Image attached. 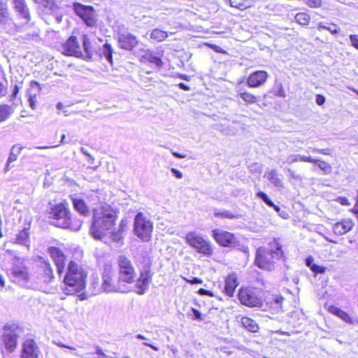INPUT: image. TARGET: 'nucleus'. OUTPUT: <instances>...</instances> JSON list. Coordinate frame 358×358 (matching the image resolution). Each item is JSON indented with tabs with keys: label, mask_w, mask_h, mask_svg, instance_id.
Listing matches in <instances>:
<instances>
[{
	"label": "nucleus",
	"mask_w": 358,
	"mask_h": 358,
	"mask_svg": "<svg viewBox=\"0 0 358 358\" xmlns=\"http://www.w3.org/2000/svg\"><path fill=\"white\" fill-rule=\"evenodd\" d=\"M116 212L108 204L101 205L94 210L93 222L90 233L95 239L108 243L120 242L122 240V232L127 226V219H122L119 229L115 230Z\"/></svg>",
	"instance_id": "1"
},
{
	"label": "nucleus",
	"mask_w": 358,
	"mask_h": 358,
	"mask_svg": "<svg viewBox=\"0 0 358 358\" xmlns=\"http://www.w3.org/2000/svg\"><path fill=\"white\" fill-rule=\"evenodd\" d=\"M87 276V271L80 265L71 261L63 280L64 292L71 295L82 292L86 286Z\"/></svg>",
	"instance_id": "2"
},
{
	"label": "nucleus",
	"mask_w": 358,
	"mask_h": 358,
	"mask_svg": "<svg viewBox=\"0 0 358 358\" xmlns=\"http://www.w3.org/2000/svg\"><path fill=\"white\" fill-rule=\"evenodd\" d=\"M49 217L52 219L54 226L78 231L82 226V221L76 217H71L67 203H60L53 206L50 212Z\"/></svg>",
	"instance_id": "3"
},
{
	"label": "nucleus",
	"mask_w": 358,
	"mask_h": 358,
	"mask_svg": "<svg viewBox=\"0 0 358 358\" xmlns=\"http://www.w3.org/2000/svg\"><path fill=\"white\" fill-rule=\"evenodd\" d=\"M282 245L277 239L268 244V248H259L257 249L255 257V264L263 269L271 271L274 268L276 260L282 257Z\"/></svg>",
	"instance_id": "4"
},
{
	"label": "nucleus",
	"mask_w": 358,
	"mask_h": 358,
	"mask_svg": "<svg viewBox=\"0 0 358 358\" xmlns=\"http://www.w3.org/2000/svg\"><path fill=\"white\" fill-rule=\"evenodd\" d=\"M22 334V329L16 324H7L0 335V348H4L9 352H13L17 346V339Z\"/></svg>",
	"instance_id": "5"
},
{
	"label": "nucleus",
	"mask_w": 358,
	"mask_h": 358,
	"mask_svg": "<svg viewBox=\"0 0 358 358\" xmlns=\"http://www.w3.org/2000/svg\"><path fill=\"white\" fill-rule=\"evenodd\" d=\"M101 289L106 292H128L130 287L124 285L120 280L119 276L111 269L110 267H105L102 273Z\"/></svg>",
	"instance_id": "6"
},
{
	"label": "nucleus",
	"mask_w": 358,
	"mask_h": 358,
	"mask_svg": "<svg viewBox=\"0 0 358 358\" xmlns=\"http://www.w3.org/2000/svg\"><path fill=\"white\" fill-rule=\"evenodd\" d=\"M185 242L197 252L204 256L210 257L213 253V249L210 241L205 238L196 231H190L184 236Z\"/></svg>",
	"instance_id": "7"
},
{
	"label": "nucleus",
	"mask_w": 358,
	"mask_h": 358,
	"mask_svg": "<svg viewBox=\"0 0 358 358\" xmlns=\"http://www.w3.org/2000/svg\"><path fill=\"white\" fill-rule=\"evenodd\" d=\"M54 279L53 271L50 263L43 262L37 269L36 275L31 276V286L34 289H45V287Z\"/></svg>",
	"instance_id": "8"
},
{
	"label": "nucleus",
	"mask_w": 358,
	"mask_h": 358,
	"mask_svg": "<svg viewBox=\"0 0 358 358\" xmlns=\"http://www.w3.org/2000/svg\"><path fill=\"white\" fill-rule=\"evenodd\" d=\"M83 46L85 50V59H93L96 57H105L110 64H112L113 49L110 44L106 43L103 48L98 51L96 48L92 45L88 37L86 35H83Z\"/></svg>",
	"instance_id": "9"
},
{
	"label": "nucleus",
	"mask_w": 358,
	"mask_h": 358,
	"mask_svg": "<svg viewBox=\"0 0 358 358\" xmlns=\"http://www.w3.org/2000/svg\"><path fill=\"white\" fill-rule=\"evenodd\" d=\"M153 224L143 213L139 212L134 218V232L143 241H149L152 237Z\"/></svg>",
	"instance_id": "10"
},
{
	"label": "nucleus",
	"mask_w": 358,
	"mask_h": 358,
	"mask_svg": "<svg viewBox=\"0 0 358 358\" xmlns=\"http://www.w3.org/2000/svg\"><path fill=\"white\" fill-rule=\"evenodd\" d=\"M118 276L124 283V285L129 286L135 282L136 278V272L131 262L125 256H120L118 259Z\"/></svg>",
	"instance_id": "11"
},
{
	"label": "nucleus",
	"mask_w": 358,
	"mask_h": 358,
	"mask_svg": "<svg viewBox=\"0 0 358 358\" xmlns=\"http://www.w3.org/2000/svg\"><path fill=\"white\" fill-rule=\"evenodd\" d=\"M151 278L150 261L145 259L144 265L140 268V276L135 284V291L138 294H144L147 292Z\"/></svg>",
	"instance_id": "12"
},
{
	"label": "nucleus",
	"mask_w": 358,
	"mask_h": 358,
	"mask_svg": "<svg viewBox=\"0 0 358 358\" xmlns=\"http://www.w3.org/2000/svg\"><path fill=\"white\" fill-rule=\"evenodd\" d=\"M73 8L75 13L83 20L87 26H96L97 22L96 14L92 6L74 3Z\"/></svg>",
	"instance_id": "13"
},
{
	"label": "nucleus",
	"mask_w": 358,
	"mask_h": 358,
	"mask_svg": "<svg viewBox=\"0 0 358 358\" xmlns=\"http://www.w3.org/2000/svg\"><path fill=\"white\" fill-rule=\"evenodd\" d=\"M238 299L243 305L249 307H258L262 305V299L255 289L241 288L238 292Z\"/></svg>",
	"instance_id": "14"
},
{
	"label": "nucleus",
	"mask_w": 358,
	"mask_h": 358,
	"mask_svg": "<svg viewBox=\"0 0 358 358\" xmlns=\"http://www.w3.org/2000/svg\"><path fill=\"white\" fill-rule=\"evenodd\" d=\"M215 241L223 247H236L238 241L234 234L220 229H215L212 231Z\"/></svg>",
	"instance_id": "15"
},
{
	"label": "nucleus",
	"mask_w": 358,
	"mask_h": 358,
	"mask_svg": "<svg viewBox=\"0 0 358 358\" xmlns=\"http://www.w3.org/2000/svg\"><path fill=\"white\" fill-rule=\"evenodd\" d=\"M62 51L66 55L74 56L76 57H84L82 48L76 36H71L62 46Z\"/></svg>",
	"instance_id": "16"
},
{
	"label": "nucleus",
	"mask_w": 358,
	"mask_h": 358,
	"mask_svg": "<svg viewBox=\"0 0 358 358\" xmlns=\"http://www.w3.org/2000/svg\"><path fill=\"white\" fill-rule=\"evenodd\" d=\"M12 278L22 286L31 287V279L26 267L15 266L13 268Z\"/></svg>",
	"instance_id": "17"
},
{
	"label": "nucleus",
	"mask_w": 358,
	"mask_h": 358,
	"mask_svg": "<svg viewBox=\"0 0 358 358\" xmlns=\"http://www.w3.org/2000/svg\"><path fill=\"white\" fill-rule=\"evenodd\" d=\"M39 348L34 340L26 339L22 344L21 358H38Z\"/></svg>",
	"instance_id": "18"
},
{
	"label": "nucleus",
	"mask_w": 358,
	"mask_h": 358,
	"mask_svg": "<svg viewBox=\"0 0 358 358\" xmlns=\"http://www.w3.org/2000/svg\"><path fill=\"white\" fill-rule=\"evenodd\" d=\"M268 76V74L265 71H256L249 75L247 84L250 87H259L266 83Z\"/></svg>",
	"instance_id": "19"
},
{
	"label": "nucleus",
	"mask_w": 358,
	"mask_h": 358,
	"mask_svg": "<svg viewBox=\"0 0 358 358\" xmlns=\"http://www.w3.org/2000/svg\"><path fill=\"white\" fill-rule=\"evenodd\" d=\"M48 252L57 266L58 273L60 275L65 265L66 257L64 253L59 248L55 247L49 248Z\"/></svg>",
	"instance_id": "20"
},
{
	"label": "nucleus",
	"mask_w": 358,
	"mask_h": 358,
	"mask_svg": "<svg viewBox=\"0 0 358 358\" xmlns=\"http://www.w3.org/2000/svg\"><path fill=\"white\" fill-rule=\"evenodd\" d=\"M118 41L120 47L127 50H131L138 43L136 37L129 33L121 34Z\"/></svg>",
	"instance_id": "21"
},
{
	"label": "nucleus",
	"mask_w": 358,
	"mask_h": 358,
	"mask_svg": "<svg viewBox=\"0 0 358 358\" xmlns=\"http://www.w3.org/2000/svg\"><path fill=\"white\" fill-rule=\"evenodd\" d=\"M140 61L144 63H151L157 67H161L163 64L162 59L150 50H142V54L138 53Z\"/></svg>",
	"instance_id": "22"
},
{
	"label": "nucleus",
	"mask_w": 358,
	"mask_h": 358,
	"mask_svg": "<svg viewBox=\"0 0 358 358\" xmlns=\"http://www.w3.org/2000/svg\"><path fill=\"white\" fill-rule=\"evenodd\" d=\"M224 293L229 297H232L239 282L236 274L231 273L225 279Z\"/></svg>",
	"instance_id": "23"
},
{
	"label": "nucleus",
	"mask_w": 358,
	"mask_h": 358,
	"mask_svg": "<svg viewBox=\"0 0 358 358\" xmlns=\"http://www.w3.org/2000/svg\"><path fill=\"white\" fill-rule=\"evenodd\" d=\"M328 311L331 314L336 315L337 317H338L339 318H341L342 320L347 323L354 324L358 322V319L357 317H353L352 316L350 315L348 313L341 310L337 306H329L328 307Z\"/></svg>",
	"instance_id": "24"
},
{
	"label": "nucleus",
	"mask_w": 358,
	"mask_h": 358,
	"mask_svg": "<svg viewBox=\"0 0 358 358\" xmlns=\"http://www.w3.org/2000/svg\"><path fill=\"white\" fill-rule=\"evenodd\" d=\"M353 226L354 223L352 220L343 219L334 225L333 231L337 235H343L350 231Z\"/></svg>",
	"instance_id": "25"
},
{
	"label": "nucleus",
	"mask_w": 358,
	"mask_h": 358,
	"mask_svg": "<svg viewBox=\"0 0 358 358\" xmlns=\"http://www.w3.org/2000/svg\"><path fill=\"white\" fill-rule=\"evenodd\" d=\"M29 86L30 87L27 91L29 106L32 109H35L36 107V96L39 94L41 88L39 84L34 80L30 83Z\"/></svg>",
	"instance_id": "26"
},
{
	"label": "nucleus",
	"mask_w": 358,
	"mask_h": 358,
	"mask_svg": "<svg viewBox=\"0 0 358 358\" xmlns=\"http://www.w3.org/2000/svg\"><path fill=\"white\" fill-rule=\"evenodd\" d=\"M14 8L15 11L23 17L26 22L30 20L29 11L24 0H13Z\"/></svg>",
	"instance_id": "27"
},
{
	"label": "nucleus",
	"mask_w": 358,
	"mask_h": 358,
	"mask_svg": "<svg viewBox=\"0 0 358 358\" xmlns=\"http://www.w3.org/2000/svg\"><path fill=\"white\" fill-rule=\"evenodd\" d=\"M0 23L8 27L13 25V22L10 17L7 4L1 1H0Z\"/></svg>",
	"instance_id": "28"
},
{
	"label": "nucleus",
	"mask_w": 358,
	"mask_h": 358,
	"mask_svg": "<svg viewBox=\"0 0 358 358\" xmlns=\"http://www.w3.org/2000/svg\"><path fill=\"white\" fill-rule=\"evenodd\" d=\"M264 178L269 180L276 187H283L282 176L276 170L271 169L266 172Z\"/></svg>",
	"instance_id": "29"
},
{
	"label": "nucleus",
	"mask_w": 358,
	"mask_h": 358,
	"mask_svg": "<svg viewBox=\"0 0 358 358\" xmlns=\"http://www.w3.org/2000/svg\"><path fill=\"white\" fill-rule=\"evenodd\" d=\"M71 200L74 208L81 215H87L90 213L89 207L85 204L83 199L76 196H72Z\"/></svg>",
	"instance_id": "30"
},
{
	"label": "nucleus",
	"mask_w": 358,
	"mask_h": 358,
	"mask_svg": "<svg viewBox=\"0 0 358 358\" xmlns=\"http://www.w3.org/2000/svg\"><path fill=\"white\" fill-rule=\"evenodd\" d=\"M317 161V159H313L311 157L292 154L287 157L286 162L288 164H293L298 162L316 163Z\"/></svg>",
	"instance_id": "31"
},
{
	"label": "nucleus",
	"mask_w": 358,
	"mask_h": 358,
	"mask_svg": "<svg viewBox=\"0 0 358 358\" xmlns=\"http://www.w3.org/2000/svg\"><path fill=\"white\" fill-rule=\"evenodd\" d=\"M227 1L229 2V4L231 7H234V8L240 9V10H245L248 8H250L255 3V0H227Z\"/></svg>",
	"instance_id": "32"
},
{
	"label": "nucleus",
	"mask_w": 358,
	"mask_h": 358,
	"mask_svg": "<svg viewBox=\"0 0 358 358\" xmlns=\"http://www.w3.org/2000/svg\"><path fill=\"white\" fill-rule=\"evenodd\" d=\"M241 322L245 329L251 332H257L259 330V326L257 323L250 317H241Z\"/></svg>",
	"instance_id": "33"
},
{
	"label": "nucleus",
	"mask_w": 358,
	"mask_h": 358,
	"mask_svg": "<svg viewBox=\"0 0 358 358\" xmlns=\"http://www.w3.org/2000/svg\"><path fill=\"white\" fill-rule=\"evenodd\" d=\"M168 36V32L157 28L152 29L150 32V38L155 42L164 41Z\"/></svg>",
	"instance_id": "34"
},
{
	"label": "nucleus",
	"mask_w": 358,
	"mask_h": 358,
	"mask_svg": "<svg viewBox=\"0 0 358 358\" xmlns=\"http://www.w3.org/2000/svg\"><path fill=\"white\" fill-rule=\"evenodd\" d=\"M238 93L240 97L248 104L255 103L257 101V96L250 92L242 90L241 89L238 90Z\"/></svg>",
	"instance_id": "35"
},
{
	"label": "nucleus",
	"mask_w": 358,
	"mask_h": 358,
	"mask_svg": "<svg viewBox=\"0 0 358 358\" xmlns=\"http://www.w3.org/2000/svg\"><path fill=\"white\" fill-rule=\"evenodd\" d=\"M16 242L21 245H28L29 233L27 229H24L18 233L16 238Z\"/></svg>",
	"instance_id": "36"
},
{
	"label": "nucleus",
	"mask_w": 358,
	"mask_h": 358,
	"mask_svg": "<svg viewBox=\"0 0 358 358\" xmlns=\"http://www.w3.org/2000/svg\"><path fill=\"white\" fill-rule=\"evenodd\" d=\"M256 195L258 198L264 201V202H265L268 206L273 208L277 212L280 211V208L275 205L266 194L263 192H258Z\"/></svg>",
	"instance_id": "37"
},
{
	"label": "nucleus",
	"mask_w": 358,
	"mask_h": 358,
	"mask_svg": "<svg viewBox=\"0 0 358 358\" xmlns=\"http://www.w3.org/2000/svg\"><path fill=\"white\" fill-rule=\"evenodd\" d=\"M295 20L301 25H307L310 22V17L305 13H299L295 15Z\"/></svg>",
	"instance_id": "38"
},
{
	"label": "nucleus",
	"mask_w": 358,
	"mask_h": 358,
	"mask_svg": "<svg viewBox=\"0 0 358 358\" xmlns=\"http://www.w3.org/2000/svg\"><path fill=\"white\" fill-rule=\"evenodd\" d=\"M315 164L317 165L324 174H329L332 171L331 165L326 162L317 159V162Z\"/></svg>",
	"instance_id": "39"
},
{
	"label": "nucleus",
	"mask_w": 358,
	"mask_h": 358,
	"mask_svg": "<svg viewBox=\"0 0 358 358\" xmlns=\"http://www.w3.org/2000/svg\"><path fill=\"white\" fill-rule=\"evenodd\" d=\"M10 114V107L6 105L0 106V122L5 120Z\"/></svg>",
	"instance_id": "40"
},
{
	"label": "nucleus",
	"mask_w": 358,
	"mask_h": 358,
	"mask_svg": "<svg viewBox=\"0 0 358 358\" xmlns=\"http://www.w3.org/2000/svg\"><path fill=\"white\" fill-rule=\"evenodd\" d=\"M318 29H327L329 31L331 34H337L339 31V29L337 27L336 24H332L331 26H326L322 23H320L318 25Z\"/></svg>",
	"instance_id": "41"
},
{
	"label": "nucleus",
	"mask_w": 358,
	"mask_h": 358,
	"mask_svg": "<svg viewBox=\"0 0 358 358\" xmlns=\"http://www.w3.org/2000/svg\"><path fill=\"white\" fill-rule=\"evenodd\" d=\"M55 343L60 347V348H68L69 350H71L73 351V354L74 355L77 356V357H83V358H85L83 355H80L78 354L77 352H76V348H74L73 346H71V345H65L62 342H55Z\"/></svg>",
	"instance_id": "42"
},
{
	"label": "nucleus",
	"mask_w": 358,
	"mask_h": 358,
	"mask_svg": "<svg viewBox=\"0 0 358 358\" xmlns=\"http://www.w3.org/2000/svg\"><path fill=\"white\" fill-rule=\"evenodd\" d=\"M306 3L311 8H318L322 4L321 0H304Z\"/></svg>",
	"instance_id": "43"
},
{
	"label": "nucleus",
	"mask_w": 358,
	"mask_h": 358,
	"mask_svg": "<svg viewBox=\"0 0 358 358\" xmlns=\"http://www.w3.org/2000/svg\"><path fill=\"white\" fill-rule=\"evenodd\" d=\"M23 150V146L20 144L14 145L10 150V152L13 154L16 155L17 156H19L21 153L22 150Z\"/></svg>",
	"instance_id": "44"
},
{
	"label": "nucleus",
	"mask_w": 358,
	"mask_h": 358,
	"mask_svg": "<svg viewBox=\"0 0 358 358\" xmlns=\"http://www.w3.org/2000/svg\"><path fill=\"white\" fill-rule=\"evenodd\" d=\"M215 216H222L227 218H234L236 217L235 215H234L231 213L229 211H223V212H215Z\"/></svg>",
	"instance_id": "45"
},
{
	"label": "nucleus",
	"mask_w": 358,
	"mask_h": 358,
	"mask_svg": "<svg viewBox=\"0 0 358 358\" xmlns=\"http://www.w3.org/2000/svg\"><path fill=\"white\" fill-rule=\"evenodd\" d=\"M352 45L358 50V35L351 34L349 36Z\"/></svg>",
	"instance_id": "46"
},
{
	"label": "nucleus",
	"mask_w": 358,
	"mask_h": 358,
	"mask_svg": "<svg viewBox=\"0 0 358 358\" xmlns=\"http://www.w3.org/2000/svg\"><path fill=\"white\" fill-rule=\"evenodd\" d=\"M17 157H18V156H17L16 155L13 154L11 152H10L9 157L7 160V165H6V171L8 170H9V164L15 162L17 159Z\"/></svg>",
	"instance_id": "47"
},
{
	"label": "nucleus",
	"mask_w": 358,
	"mask_h": 358,
	"mask_svg": "<svg viewBox=\"0 0 358 358\" xmlns=\"http://www.w3.org/2000/svg\"><path fill=\"white\" fill-rule=\"evenodd\" d=\"M311 150L313 152H318V153H321V154L326 155H329L331 153L330 149H329V148H325V149L312 148Z\"/></svg>",
	"instance_id": "48"
},
{
	"label": "nucleus",
	"mask_w": 358,
	"mask_h": 358,
	"mask_svg": "<svg viewBox=\"0 0 358 358\" xmlns=\"http://www.w3.org/2000/svg\"><path fill=\"white\" fill-rule=\"evenodd\" d=\"M183 279L185 281H187V282L191 283V284H200V283L203 282V280L201 278H195V277H192L190 279L186 278H183Z\"/></svg>",
	"instance_id": "49"
},
{
	"label": "nucleus",
	"mask_w": 358,
	"mask_h": 358,
	"mask_svg": "<svg viewBox=\"0 0 358 358\" xmlns=\"http://www.w3.org/2000/svg\"><path fill=\"white\" fill-rule=\"evenodd\" d=\"M336 201L340 203L343 206H350V203L346 197L340 196L336 199Z\"/></svg>",
	"instance_id": "50"
},
{
	"label": "nucleus",
	"mask_w": 358,
	"mask_h": 358,
	"mask_svg": "<svg viewBox=\"0 0 358 358\" xmlns=\"http://www.w3.org/2000/svg\"><path fill=\"white\" fill-rule=\"evenodd\" d=\"M310 269L313 271L316 272V273H322L324 272V268H323L322 266H320L318 265H316L315 264H313V266H311Z\"/></svg>",
	"instance_id": "51"
},
{
	"label": "nucleus",
	"mask_w": 358,
	"mask_h": 358,
	"mask_svg": "<svg viewBox=\"0 0 358 358\" xmlns=\"http://www.w3.org/2000/svg\"><path fill=\"white\" fill-rule=\"evenodd\" d=\"M198 293L199 294H201V295H207V296H214L213 292H211L210 290H207V289H203V288L199 289V291H198Z\"/></svg>",
	"instance_id": "52"
},
{
	"label": "nucleus",
	"mask_w": 358,
	"mask_h": 358,
	"mask_svg": "<svg viewBox=\"0 0 358 358\" xmlns=\"http://www.w3.org/2000/svg\"><path fill=\"white\" fill-rule=\"evenodd\" d=\"M96 354L99 355L98 358H106V355L103 352L102 349L99 346H95Z\"/></svg>",
	"instance_id": "53"
},
{
	"label": "nucleus",
	"mask_w": 358,
	"mask_h": 358,
	"mask_svg": "<svg viewBox=\"0 0 358 358\" xmlns=\"http://www.w3.org/2000/svg\"><path fill=\"white\" fill-rule=\"evenodd\" d=\"M192 313L194 315V319L199 320H202L201 314L198 310H196L195 308H192Z\"/></svg>",
	"instance_id": "54"
},
{
	"label": "nucleus",
	"mask_w": 358,
	"mask_h": 358,
	"mask_svg": "<svg viewBox=\"0 0 358 358\" xmlns=\"http://www.w3.org/2000/svg\"><path fill=\"white\" fill-rule=\"evenodd\" d=\"M325 102V97L322 95H320V94H317L316 96V103L319 105V106H322L324 103Z\"/></svg>",
	"instance_id": "55"
},
{
	"label": "nucleus",
	"mask_w": 358,
	"mask_h": 358,
	"mask_svg": "<svg viewBox=\"0 0 358 358\" xmlns=\"http://www.w3.org/2000/svg\"><path fill=\"white\" fill-rule=\"evenodd\" d=\"M6 93V87L2 83L0 82V97L5 96Z\"/></svg>",
	"instance_id": "56"
},
{
	"label": "nucleus",
	"mask_w": 358,
	"mask_h": 358,
	"mask_svg": "<svg viewBox=\"0 0 358 358\" xmlns=\"http://www.w3.org/2000/svg\"><path fill=\"white\" fill-rule=\"evenodd\" d=\"M171 172L175 175V176L177 178H181L182 177V172H180L179 170H178L175 168L171 169Z\"/></svg>",
	"instance_id": "57"
},
{
	"label": "nucleus",
	"mask_w": 358,
	"mask_h": 358,
	"mask_svg": "<svg viewBox=\"0 0 358 358\" xmlns=\"http://www.w3.org/2000/svg\"><path fill=\"white\" fill-rule=\"evenodd\" d=\"M313 261H314V259H313V258L312 257H307V259L306 260V265L311 268V266L313 264Z\"/></svg>",
	"instance_id": "58"
},
{
	"label": "nucleus",
	"mask_w": 358,
	"mask_h": 358,
	"mask_svg": "<svg viewBox=\"0 0 358 358\" xmlns=\"http://www.w3.org/2000/svg\"><path fill=\"white\" fill-rule=\"evenodd\" d=\"M278 95L280 96H285V92L284 91L283 88H282V84H280V89L278 92Z\"/></svg>",
	"instance_id": "59"
},
{
	"label": "nucleus",
	"mask_w": 358,
	"mask_h": 358,
	"mask_svg": "<svg viewBox=\"0 0 358 358\" xmlns=\"http://www.w3.org/2000/svg\"><path fill=\"white\" fill-rule=\"evenodd\" d=\"M172 154L176 157H178V158H180V159H183V158H185V157H186L185 155H182V154H180L178 152H174V151L172 152Z\"/></svg>",
	"instance_id": "60"
},
{
	"label": "nucleus",
	"mask_w": 358,
	"mask_h": 358,
	"mask_svg": "<svg viewBox=\"0 0 358 358\" xmlns=\"http://www.w3.org/2000/svg\"><path fill=\"white\" fill-rule=\"evenodd\" d=\"M35 1L39 3L45 4V5H48V4L51 3V2L52 1V0H35Z\"/></svg>",
	"instance_id": "61"
},
{
	"label": "nucleus",
	"mask_w": 358,
	"mask_h": 358,
	"mask_svg": "<svg viewBox=\"0 0 358 358\" xmlns=\"http://www.w3.org/2000/svg\"><path fill=\"white\" fill-rule=\"evenodd\" d=\"M179 87L182 90H189V87L186 85L185 84L182 83H180L179 85H178Z\"/></svg>",
	"instance_id": "62"
},
{
	"label": "nucleus",
	"mask_w": 358,
	"mask_h": 358,
	"mask_svg": "<svg viewBox=\"0 0 358 358\" xmlns=\"http://www.w3.org/2000/svg\"><path fill=\"white\" fill-rule=\"evenodd\" d=\"M143 344H144L145 345H147V346L150 347L151 348H152V349H153L154 350H155V351L159 350V348H158L157 347H156V346H155V345H152V344H150V343H144Z\"/></svg>",
	"instance_id": "63"
},
{
	"label": "nucleus",
	"mask_w": 358,
	"mask_h": 358,
	"mask_svg": "<svg viewBox=\"0 0 358 358\" xmlns=\"http://www.w3.org/2000/svg\"><path fill=\"white\" fill-rule=\"evenodd\" d=\"M5 285V280L3 276L0 274V286L3 287Z\"/></svg>",
	"instance_id": "64"
}]
</instances>
